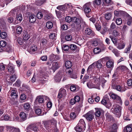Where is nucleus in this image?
Segmentation results:
<instances>
[{
	"label": "nucleus",
	"instance_id": "f257e3e1",
	"mask_svg": "<svg viewBox=\"0 0 132 132\" xmlns=\"http://www.w3.org/2000/svg\"><path fill=\"white\" fill-rule=\"evenodd\" d=\"M44 124L46 129L50 132H56L57 129L54 127V125L51 121H45L44 122Z\"/></svg>",
	"mask_w": 132,
	"mask_h": 132
},
{
	"label": "nucleus",
	"instance_id": "f03ea898",
	"mask_svg": "<svg viewBox=\"0 0 132 132\" xmlns=\"http://www.w3.org/2000/svg\"><path fill=\"white\" fill-rule=\"evenodd\" d=\"M121 107L117 104H114L111 109V111L116 115L117 117H119L121 115Z\"/></svg>",
	"mask_w": 132,
	"mask_h": 132
},
{
	"label": "nucleus",
	"instance_id": "7ed1b4c3",
	"mask_svg": "<svg viewBox=\"0 0 132 132\" xmlns=\"http://www.w3.org/2000/svg\"><path fill=\"white\" fill-rule=\"evenodd\" d=\"M92 5L90 2L86 3L83 6V9L85 12L86 15L87 17H90V13L91 11V8Z\"/></svg>",
	"mask_w": 132,
	"mask_h": 132
},
{
	"label": "nucleus",
	"instance_id": "20e7f679",
	"mask_svg": "<svg viewBox=\"0 0 132 132\" xmlns=\"http://www.w3.org/2000/svg\"><path fill=\"white\" fill-rule=\"evenodd\" d=\"M65 21L68 23L72 21L77 24L78 25L80 24L81 22V20L79 18H77L76 17H73L71 18L69 16H67L65 17Z\"/></svg>",
	"mask_w": 132,
	"mask_h": 132
},
{
	"label": "nucleus",
	"instance_id": "39448f33",
	"mask_svg": "<svg viewBox=\"0 0 132 132\" xmlns=\"http://www.w3.org/2000/svg\"><path fill=\"white\" fill-rule=\"evenodd\" d=\"M66 90L63 88H61L59 90L57 98L59 99L64 98L66 96Z\"/></svg>",
	"mask_w": 132,
	"mask_h": 132
},
{
	"label": "nucleus",
	"instance_id": "423d86ee",
	"mask_svg": "<svg viewBox=\"0 0 132 132\" xmlns=\"http://www.w3.org/2000/svg\"><path fill=\"white\" fill-rule=\"evenodd\" d=\"M20 10V7L17 6L13 9H12L9 13V16H15V14L17 15V13H18L19 12Z\"/></svg>",
	"mask_w": 132,
	"mask_h": 132
},
{
	"label": "nucleus",
	"instance_id": "0eeeda50",
	"mask_svg": "<svg viewBox=\"0 0 132 132\" xmlns=\"http://www.w3.org/2000/svg\"><path fill=\"white\" fill-rule=\"evenodd\" d=\"M8 93L10 94L11 97L13 98H16L18 97V92L16 90L11 89Z\"/></svg>",
	"mask_w": 132,
	"mask_h": 132
},
{
	"label": "nucleus",
	"instance_id": "6e6552de",
	"mask_svg": "<svg viewBox=\"0 0 132 132\" xmlns=\"http://www.w3.org/2000/svg\"><path fill=\"white\" fill-rule=\"evenodd\" d=\"M57 8L61 11L66 10L67 9H68L69 10H70L71 11L72 10V7L71 5L69 6L68 5L67 7L64 5H63L58 6Z\"/></svg>",
	"mask_w": 132,
	"mask_h": 132
},
{
	"label": "nucleus",
	"instance_id": "1a4fd4ad",
	"mask_svg": "<svg viewBox=\"0 0 132 132\" xmlns=\"http://www.w3.org/2000/svg\"><path fill=\"white\" fill-rule=\"evenodd\" d=\"M22 37L23 40L26 41L28 40L30 37V33L27 30H23Z\"/></svg>",
	"mask_w": 132,
	"mask_h": 132
},
{
	"label": "nucleus",
	"instance_id": "9d476101",
	"mask_svg": "<svg viewBox=\"0 0 132 132\" xmlns=\"http://www.w3.org/2000/svg\"><path fill=\"white\" fill-rule=\"evenodd\" d=\"M86 119L89 121H91L93 119L94 116L93 113L91 112H89L84 115Z\"/></svg>",
	"mask_w": 132,
	"mask_h": 132
},
{
	"label": "nucleus",
	"instance_id": "9b49d317",
	"mask_svg": "<svg viewBox=\"0 0 132 132\" xmlns=\"http://www.w3.org/2000/svg\"><path fill=\"white\" fill-rule=\"evenodd\" d=\"M60 56L59 55H54L52 54L49 57V60L51 61H56L60 59Z\"/></svg>",
	"mask_w": 132,
	"mask_h": 132
},
{
	"label": "nucleus",
	"instance_id": "f8f14e48",
	"mask_svg": "<svg viewBox=\"0 0 132 132\" xmlns=\"http://www.w3.org/2000/svg\"><path fill=\"white\" fill-rule=\"evenodd\" d=\"M27 129L28 130H31L35 132H37L38 128L37 126L34 124H31L29 125L27 127Z\"/></svg>",
	"mask_w": 132,
	"mask_h": 132
},
{
	"label": "nucleus",
	"instance_id": "ddd939ff",
	"mask_svg": "<svg viewBox=\"0 0 132 132\" xmlns=\"http://www.w3.org/2000/svg\"><path fill=\"white\" fill-rule=\"evenodd\" d=\"M114 63L113 60H110L108 61L106 63L107 67L109 68H112L114 66Z\"/></svg>",
	"mask_w": 132,
	"mask_h": 132
},
{
	"label": "nucleus",
	"instance_id": "4468645a",
	"mask_svg": "<svg viewBox=\"0 0 132 132\" xmlns=\"http://www.w3.org/2000/svg\"><path fill=\"white\" fill-rule=\"evenodd\" d=\"M47 13V11L45 10L43 11L42 12H38L37 14V17L39 19H41L43 16V15Z\"/></svg>",
	"mask_w": 132,
	"mask_h": 132
},
{
	"label": "nucleus",
	"instance_id": "2eb2a0df",
	"mask_svg": "<svg viewBox=\"0 0 132 132\" xmlns=\"http://www.w3.org/2000/svg\"><path fill=\"white\" fill-rule=\"evenodd\" d=\"M15 67L13 65H9L8 66V71L11 73H13L15 72Z\"/></svg>",
	"mask_w": 132,
	"mask_h": 132
},
{
	"label": "nucleus",
	"instance_id": "dca6fc26",
	"mask_svg": "<svg viewBox=\"0 0 132 132\" xmlns=\"http://www.w3.org/2000/svg\"><path fill=\"white\" fill-rule=\"evenodd\" d=\"M44 98L46 100L49 98L48 97L45 96H40L37 97V99L39 103H42L43 102Z\"/></svg>",
	"mask_w": 132,
	"mask_h": 132
},
{
	"label": "nucleus",
	"instance_id": "f3484780",
	"mask_svg": "<svg viewBox=\"0 0 132 132\" xmlns=\"http://www.w3.org/2000/svg\"><path fill=\"white\" fill-rule=\"evenodd\" d=\"M103 59H101L98 60L96 63V66L98 69H101L102 66Z\"/></svg>",
	"mask_w": 132,
	"mask_h": 132
},
{
	"label": "nucleus",
	"instance_id": "a211bd4d",
	"mask_svg": "<svg viewBox=\"0 0 132 132\" xmlns=\"http://www.w3.org/2000/svg\"><path fill=\"white\" fill-rule=\"evenodd\" d=\"M3 51L9 52L12 50V47L9 45H7L2 50Z\"/></svg>",
	"mask_w": 132,
	"mask_h": 132
},
{
	"label": "nucleus",
	"instance_id": "6ab92c4d",
	"mask_svg": "<svg viewBox=\"0 0 132 132\" xmlns=\"http://www.w3.org/2000/svg\"><path fill=\"white\" fill-rule=\"evenodd\" d=\"M22 20V17L21 14L19 13L17 14L16 17V20L17 21L18 23H20Z\"/></svg>",
	"mask_w": 132,
	"mask_h": 132
},
{
	"label": "nucleus",
	"instance_id": "aec40b11",
	"mask_svg": "<svg viewBox=\"0 0 132 132\" xmlns=\"http://www.w3.org/2000/svg\"><path fill=\"white\" fill-rule=\"evenodd\" d=\"M36 20V15L34 14H31L29 16V21L31 23L34 22Z\"/></svg>",
	"mask_w": 132,
	"mask_h": 132
},
{
	"label": "nucleus",
	"instance_id": "412c9836",
	"mask_svg": "<svg viewBox=\"0 0 132 132\" xmlns=\"http://www.w3.org/2000/svg\"><path fill=\"white\" fill-rule=\"evenodd\" d=\"M127 24L129 26L132 24V18L129 14H127Z\"/></svg>",
	"mask_w": 132,
	"mask_h": 132
},
{
	"label": "nucleus",
	"instance_id": "4be33fe9",
	"mask_svg": "<svg viewBox=\"0 0 132 132\" xmlns=\"http://www.w3.org/2000/svg\"><path fill=\"white\" fill-rule=\"evenodd\" d=\"M104 5L105 6H108L112 4L111 0H103Z\"/></svg>",
	"mask_w": 132,
	"mask_h": 132
},
{
	"label": "nucleus",
	"instance_id": "5701e85b",
	"mask_svg": "<svg viewBox=\"0 0 132 132\" xmlns=\"http://www.w3.org/2000/svg\"><path fill=\"white\" fill-rule=\"evenodd\" d=\"M87 87L89 88H96V86L91 81L87 82Z\"/></svg>",
	"mask_w": 132,
	"mask_h": 132
},
{
	"label": "nucleus",
	"instance_id": "b1692460",
	"mask_svg": "<svg viewBox=\"0 0 132 132\" xmlns=\"http://www.w3.org/2000/svg\"><path fill=\"white\" fill-rule=\"evenodd\" d=\"M60 67L57 62H53L52 65V68L53 70H55L57 69Z\"/></svg>",
	"mask_w": 132,
	"mask_h": 132
},
{
	"label": "nucleus",
	"instance_id": "393cba45",
	"mask_svg": "<svg viewBox=\"0 0 132 132\" xmlns=\"http://www.w3.org/2000/svg\"><path fill=\"white\" fill-rule=\"evenodd\" d=\"M125 45V44L123 42L118 44L117 48L119 49H122L124 48Z\"/></svg>",
	"mask_w": 132,
	"mask_h": 132
},
{
	"label": "nucleus",
	"instance_id": "a878e982",
	"mask_svg": "<svg viewBox=\"0 0 132 132\" xmlns=\"http://www.w3.org/2000/svg\"><path fill=\"white\" fill-rule=\"evenodd\" d=\"M19 116L23 121L27 119V115L24 112H21Z\"/></svg>",
	"mask_w": 132,
	"mask_h": 132
},
{
	"label": "nucleus",
	"instance_id": "bb28decb",
	"mask_svg": "<svg viewBox=\"0 0 132 132\" xmlns=\"http://www.w3.org/2000/svg\"><path fill=\"white\" fill-rule=\"evenodd\" d=\"M101 0H95L93 2L94 6L96 7L97 5H100L101 3Z\"/></svg>",
	"mask_w": 132,
	"mask_h": 132
},
{
	"label": "nucleus",
	"instance_id": "cd10ccee",
	"mask_svg": "<svg viewBox=\"0 0 132 132\" xmlns=\"http://www.w3.org/2000/svg\"><path fill=\"white\" fill-rule=\"evenodd\" d=\"M7 45L6 42L4 40H1L0 42V48L2 50L4 47Z\"/></svg>",
	"mask_w": 132,
	"mask_h": 132
},
{
	"label": "nucleus",
	"instance_id": "c85d7f7f",
	"mask_svg": "<svg viewBox=\"0 0 132 132\" xmlns=\"http://www.w3.org/2000/svg\"><path fill=\"white\" fill-rule=\"evenodd\" d=\"M37 46L36 45H33L31 46L30 47V52H35L37 50Z\"/></svg>",
	"mask_w": 132,
	"mask_h": 132
},
{
	"label": "nucleus",
	"instance_id": "c756f323",
	"mask_svg": "<svg viewBox=\"0 0 132 132\" xmlns=\"http://www.w3.org/2000/svg\"><path fill=\"white\" fill-rule=\"evenodd\" d=\"M116 89L117 90L121 92L125 91L126 89L125 88H122L120 86H117L116 87Z\"/></svg>",
	"mask_w": 132,
	"mask_h": 132
},
{
	"label": "nucleus",
	"instance_id": "7c9ffc66",
	"mask_svg": "<svg viewBox=\"0 0 132 132\" xmlns=\"http://www.w3.org/2000/svg\"><path fill=\"white\" fill-rule=\"evenodd\" d=\"M75 129L77 132H81L82 131V127L77 125L75 128Z\"/></svg>",
	"mask_w": 132,
	"mask_h": 132
},
{
	"label": "nucleus",
	"instance_id": "2f4dec72",
	"mask_svg": "<svg viewBox=\"0 0 132 132\" xmlns=\"http://www.w3.org/2000/svg\"><path fill=\"white\" fill-rule=\"evenodd\" d=\"M77 125L83 127L85 125V123L84 120L83 119H81L79 120Z\"/></svg>",
	"mask_w": 132,
	"mask_h": 132
},
{
	"label": "nucleus",
	"instance_id": "473e14b6",
	"mask_svg": "<svg viewBox=\"0 0 132 132\" xmlns=\"http://www.w3.org/2000/svg\"><path fill=\"white\" fill-rule=\"evenodd\" d=\"M78 115V113L76 112H72L70 114V118L72 119H74L77 117Z\"/></svg>",
	"mask_w": 132,
	"mask_h": 132
},
{
	"label": "nucleus",
	"instance_id": "72a5a7b5",
	"mask_svg": "<svg viewBox=\"0 0 132 132\" xmlns=\"http://www.w3.org/2000/svg\"><path fill=\"white\" fill-rule=\"evenodd\" d=\"M65 66L67 68H70L72 66V64L70 61H67L65 63Z\"/></svg>",
	"mask_w": 132,
	"mask_h": 132
},
{
	"label": "nucleus",
	"instance_id": "f704fd0d",
	"mask_svg": "<svg viewBox=\"0 0 132 132\" xmlns=\"http://www.w3.org/2000/svg\"><path fill=\"white\" fill-rule=\"evenodd\" d=\"M132 130L131 128L128 125L124 129L123 131L124 132H131Z\"/></svg>",
	"mask_w": 132,
	"mask_h": 132
},
{
	"label": "nucleus",
	"instance_id": "c9c22d12",
	"mask_svg": "<svg viewBox=\"0 0 132 132\" xmlns=\"http://www.w3.org/2000/svg\"><path fill=\"white\" fill-rule=\"evenodd\" d=\"M52 22L50 21L47 22L46 23V26L48 29H51L53 27Z\"/></svg>",
	"mask_w": 132,
	"mask_h": 132
},
{
	"label": "nucleus",
	"instance_id": "e433bc0d",
	"mask_svg": "<svg viewBox=\"0 0 132 132\" xmlns=\"http://www.w3.org/2000/svg\"><path fill=\"white\" fill-rule=\"evenodd\" d=\"M69 48L72 51L75 50L77 48V46L74 44H71L69 45Z\"/></svg>",
	"mask_w": 132,
	"mask_h": 132
},
{
	"label": "nucleus",
	"instance_id": "4c0bfd02",
	"mask_svg": "<svg viewBox=\"0 0 132 132\" xmlns=\"http://www.w3.org/2000/svg\"><path fill=\"white\" fill-rule=\"evenodd\" d=\"M47 44V40L45 39H43L42 40L40 43L41 46L43 47H45L46 46Z\"/></svg>",
	"mask_w": 132,
	"mask_h": 132
},
{
	"label": "nucleus",
	"instance_id": "58836bf2",
	"mask_svg": "<svg viewBox=\"0 0 132 132\" xmlns=\"http://www.w3.org/2000/svg\"><path fill=\"white\" fill-rule=\"evenodd\" d=\"M112 52L117 57L120 56V53L118 50L116 48H114L112 51Z\"/></svg>",
	"mask_w": 132,
	"mask_h": 132
},
{
	"label": "nucleus",
	"instance_id": "ea45409f",
	"mask_svg": "<svg viewBox=\"0 0 132 132\" xmlns=\"http://www.w3.org/2000/svg\"><path fill=\"white\" fill-rule=\"evenodd\" d=\"M105 19L107 20H109L112 16V14L111 13H107L105 14Z\"/></svg>",
	"mask_w": 132,
	"mask_h": 132
},
{
	"label": "nucleus",
	"instance_id": "a19ab883",
	"mask_svg": "<svg viewBox=\"0 0 132 132\" xmlns=\"http://www.w3.org/2000/svg\"><path fill=\"white\" fill-rule=\"evenodd\" d=\"M30 107V105L28 103H26L24 104L23 106L24 109L28 110Z\"/></svg>",
	"mask_w": 132,
	"mask_h": 132
},
{
	"label": "nucleus",
	"instance_id": "79ce46f5",
	"mask_svg": "<svg viewBox=\"0 0 132 132\" xmlns=\"http://www.w3.org/2000/svg\"><path fill=\"white\" fill-rule=\"evenodd\" d=\"M101 51V49L98 47L95 48L93 50V52L95 54L99 53Z\"/></svg>",
	"mask_w": 132,
	"mask_h": 132
},
{
	"label": "nucleus",
	"instance_id": "37998d69",
	"mask_svg": "<svg viewBox=\"0 0 132 132\" xmlns=\"http://www.w3.org/2000/svg\"><path fill=\"white\" fill-rule=\"evenodd\" d=\"M54 79L56 82H59L61 80V77L60 75L58 74L55 76Z\"/></svg>",
	"mask_w": 132,
	"mask_h": 132
},
{
	"label": "nucleus",
	"instance_id": "c03bdc74",
	"mask_svg": "<svg viewBox=\"0 0 132 132\" xmlns=\"http://www.w3.org/2000/svg\"><path fill=\"white\" fill-rule=\"evenodd\" d=\"M52 18V15L51 14H46L44 15V19L46 20L50 19Z\"/></svg>",
	"mask_w": 132,
	"mask_h": 132
},
{
	"label": "nucleus",
	"instance_id": "a18cd8bd",
	"mask_svg": "<svg viewBox=\"0 0 132 132\" xmlns=\"http://www.w3.org/2000/svg\"><path fill=\"white\" fill-rule=\"evenodd\" d=\"M16 30V32L18 34H20L22 31V29L21 27L19 26L17 27Z\"/></svg>",
	"mask_w": 132,
	"mask_h": 132
},
{
	"label": "nucleus",
	"instance_id": "49530a36",
	"mask_svg": "<svg viewBox=\"0 0 132 132\" xmlns=\"http://www.w3.org/2000/svg\"><path fill=\"white\" fill-rule=\"evenodd\" d=\"M107 29L108 28L106 27H104V28H102V30L101 31V33L103 35L105 34L107 30Z\"/></svg>",
	"mask_w": 132,
	"mask_h": 132
},
{
	"label": "nucleus",
	"instance_id": "de8ad7c7",
	"mask_svg": "<svg viewBox=\"0 0 132 132\" xmlns=\"http://www.w3.org/2000/svg\"><path fill=\"white\" fill-rule=\"evenodd\" d=\"M50 38L51 39H55L56 38L55 34L54 33H51L49 36Z\"/></svg>",
	"mask_w": 132,
	"mask_h": 132
},
{
	"label": "nucleus",
	"instance_id": "09e8293b",
	"mask_svg": "<svg viewBox=\"0 0 132 132\" xmlns=\"http://www.w3.org/2000/svg\"><path fill=\"white\" fill-rule=\"evenodd\" d=\"M13 16H9V14L7 15V21L10 23H12L13 21Z\"/></svg>",
	"mask_w": 132,
	"mask_h": 132
},
{
	"label": "nucleus",
	"instance_id": "8fccbe9b",
	"mask_svg": "<svg viewBox=\"0 0 132 132\" xmlns=\"http://www.w3.org/2000/svg\"><path fill=\"white\" fill-rule=\"evenodd\" d=\"M61 29L63 30H66L68 28V26L65 24H63L61 25Z\"/></svg>",
	"mask_w": 132,
	"mask_h": 132
},
{
	"label": "nucleus",
	"instance_id": "3c124183",
	"mask_svg": "<svg viewBox=\"0 0 132 132\" xmlns=\"http://www.w3.org/2000/svg\"><path fill=\"white\" fill-rule=\"evenodd\" d=\"M7 34L6 32H1L0 36L2 39H4L6 37Z\"/></svg>",
	"mask_w": 132,
	"mask_h": 132
},
{
	"label": "nucleus",
	"instance_id": "603ef678",
	"mask_svg": "<svg viewBox=\"0 0 132 132\" xmlns=\"http://www.w3.org/2000/svg\"><path fill=\"white\" fill-rule=\"evenodd\" d=\"M122 23V20L120 18H117L116 21V23L118 25H120Z\"/></svg>",
	"mask_w": 132,
	"mask_h": 132
},
{
	"label": "nucleus",
	"instance_id": "864d4df0",
	"mask_svg": "<svg viewBox=\"0 0 132 132\" xmlns=\"http://www.w3.org/2000/svg\"><path fill=\"white\" fill-rule=\"evenodd\" d=\"M95 114L96 116L97 117H100L101 115V112L100 111L99 109L96 110Z\"/></svg>",
	"mask_w": 132,
	"mask_h": 132
},
{
	"label": "nucleus",
	"instance_id": "5fc2aeb1",
	"mask_svg": "<svg viewBox=\"0 0 132 132\" xmlns=\"http://www.w3.org/2000/svg\"><path fill=\"white\" fill-rule=\"evenodd\" d=\"M85 33L86 34L90 35L92 33V30L89 28H87L85 31Z\"/></svg>",
	"mask_w": 132,
	"mask_h": 132
},
{
	"label": "nucleus",
	"instance_id": "6e6d98bb",
	"mask_svg": "<svg viewBox=\"0 0 132 132\" xmlns=\"http://www.w3.org/2000/svg\"><path fill=\"white\" fill-rule=\"evenodd\" d=\"M72 69L70 70L69 68H67L66 70V73L67 74L70 75L72 73Z\"/></svg>",
	"mask_w": 132,
	"mask_h": 132
},
{
	"label": "nucleus",
	"instance_id": "4d7b16f0",
	"mask_svg": "<svg viewBox=\"0 0 132 132\" xmlns=\"http://www.w3.org/2000/svg\"><path fill=\"white\" fill-rule=\"evenodd\" d=\"M95 26L96 29L98 31H99L101 29V26L98 24L96 23L95 25Z\"/></svg>",
	"mask_w": 132,
	"mask_h": 132
},
{
	"label": "nucleus",
	"instance_id": "13d9d810",
	"mask_svg": "<svg viewBox=\"0 0 132 132\" xmlns=\"http://www.w3.org/2000/svg\"><path fill=\"white\" fill-rule=\"evenodd\" d=\"M126 69V67L124 66H121L118 67L117 69L120 71H123Z\"/></svg>",
	"mask_w": 132,
	"mask_h": 132
},
{
	"label": "nucleus",
	"instance_id": "bf43d9fd",
	"mask_svg": "<svg viewBox=\"0 0 132 132\" xmlns=\"http://www.w3.org/2000/svg\"><path fill=\"white\" fill-rule=\"evenodd\" d=\"M63 50L65 51H68L69 49V46H68L66 45H63Z\"/></svg>",
	"mask_w": 132,
	"mask_h": 132
},
{
	"label": "nucleus",
	"instance_id": "052dcab7",
	"mask_svg": "<svg viewBox=\"0 0 132 132\" xmlns=\"http://www.w3.org/2000/svg\"><path fill=\"white\" fill-rule=\"evenodd\" d=\"M113 34L116 37L120 35V32L117 31L116 30H113Z\"/></svg>",
	"mask_w": 132,
	"mask_h": 132
},
{
	"label": "nucleus",
	"instance_id": "680f3d73",
	"mask_svg": "<svg viewBox=\"0 0 132 132\" xmlns=\"http://www.w3.org/2000/svg\"><path fill=\"white\" fill-rule=\"evenodd\" d=\"M35 112L36 114L38 115H40L41 114L42 111L40 109L37 108L36 109Z\"/></svg>",
	"mask_w": 132,
	"mask_h": 132
},
{
	"label": "nucleus",
	"instance_id": "e2e57ef3",
	"mask_svg": "<svg viewBox=\"0 0 132 132\" xmlns=\"http://www.w3.org/2000/svg\"><path fill=\"white\" fill-rule=\"evenodd\" d=\"M127 83L129 86H131L132 88V79H128Z\"/></svg>",
	"mask_w": 132,
	"mask_h": 132
},
{
	"label": "nucleus",
	"instance_id": "0e129e2a",
	"mask_svg": "<svg viewBox=\"0 0 132 132\" xmlns=\"http://www.w3.org/2000/svg\"><path fill=\"white\" fill-rule=\"evenodd\" d=\"M116 100L117 103H119L120 104H122V101L120 97L118 96L117 98L116 99Z\"/></svg>",
	"mask_w": 132,
	"mask_h": 132
},
{
	"label": "nucleus",
	"instance_id": "69168bd1",
	"mask_svg": "<svg viewBox=\"0 0 132 132\" xmlns=\"http://www.w3.org/2000/svg\"><path fill=\"white\" fill-rule=\"evenodd\" d=\"M16 78V75L14 74L12 76L10 77V79L11 81L12 82H14L15 81V79Z\"/></svg>",
	"mask_w": 132,
	"mask_h": 132
},
{
	"label": "nucleus",
	"instance_id": "338daca9",
	"mask_svg": "<svg viewBox=\"0 0 132 132\" xmlns=\"http://www.w3.org/2000/svg\"><path fill=\"white\" fill-rule=\"evenodd\" d=\"M131 47V45L130 44L128 47L125 49V52L127 53H129Z\"/></svg>",
	"mask_w": 132,
	"mask_h": 132
},
{
	"label": "nucleus",
	"instance_id": "774afa93",
	"mask_svg": "<svg viewBox=\"0 0 132 132\" xmlns=\"http://www.w3.org/2000/svg\"><path fill=\"white\" fill-rule=\"evenodd\" d=\"M110 96L114 100H116V98H117V97L118 96L117 95L113 93L110 94Z\"/></svg>",
	"mask_w": 132,
	"mask_h": 132
}]
</instances>
